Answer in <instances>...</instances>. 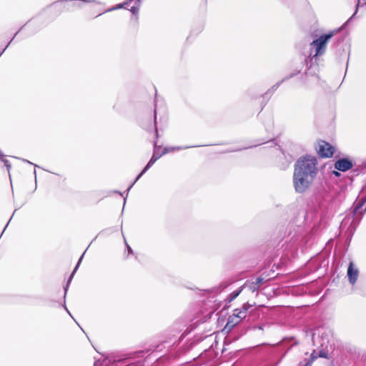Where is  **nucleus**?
Listing matches in <instances>:
<instances>
[{"label": "nucleus", "instance_id": "1", "mask_svg": "<svg viewBox=\"0 0 366 366\" xmlns=\"http://www.w3.org/2000/svg\"><path fill=\"white\" fill-rule=\"evenodd\" d=\"M317 159L312 156H305L300 158L295 167V171L310 174L315 177L317 173Z\"/></svg>", "mask_w": 366, "mask_h": 366}, {"label": "nucleus", "instance_id": "2", "mask_svg": "<svg viewBox=\"0 0 366 366\" xmlns=\"http://www.w3.org/2000/svg\"><path fill=\"white\" fill-rule=\"evenodd\" d=\"M315 177L310 174L301 173L297 171L294 172L293 184L296 192L302 193L311 186Z\"/></svg>", "mask_w": 366, "mask_h": 366}, {"label": "nucleus", "instance_id": "3", "mask_svg": "<svg viewBox=\"0 0 366 366\" xmlns=\"http://www.w3.org/2000/svg\"><path fill=\"white\" fill-rule=\"evenodd\" d=\"M335 31H332L327 34L321 36L319 39L315 40L311 44L315 48L316 52L315 56L322 55L326 50L327 41L334 36Z\"/></svg>", "mask_w": 366, "mask_h": 366}, {"label": "nucleus", "instance_id": "4", "mask_svg": "<svg viewBox=\"0 0 366 366\" xmlns=\"http://www.w3.org/2000/svg\"><path fill=\"white\" fill-rule=\"evenodd\" d=\"M246 316V312L240 310H234L227 320V325L222 330L224 333L229 332L236 325L239 323L241 320Z\"/></svg>", "mask_w": 366, "mask_h": 366}, {"label": "nucleus", "instance_id": "5", "mask_svg": "<svg viewBox=\"0 0 366 366\" xmlns=\"http://www.w3.org/2000/svg\"><path fill=\"white\" fill-rule=\"evenodd\" d=\"M315 149L322 157H331L334 152L335 148L328 142L325 141H318L315 146Z\"/></svg>", "mask_w": 366, "mask_h": 366}, {"label": "nucleus", "instance_id": "6", "mask_svg": "<svg viewBox=\"0 0 366 366\" xmlns=\"http://www.w3.org/2000/svg\"><path fill=\"white\" fill-rule=\"evenodd\" d=\"M353 164L351 160L349 159H341L337 160L335 162V169L342 171L345 172L349 170L352 167Z\"/></svg>", "mask_w": 366, "mask_h": 366}, {"label": "nucleus", "instance_id": "7", "mask_svg": "<svg viewBox=\"0 0 366 366\" xmlns=\"http://www.w3.org/2000/svg\"><path fill=\"white\" fill-rule=\"evenodd\" d=\"M347 274L350 282L352 285H354L357 280L359 275V270L352 262L350 263Z\"/></svg>", "mask_w": 366, "mask_h": 366}, {"label": "nucleus", "instance_id": "8", "mask_svg": "<svg viewBox=\"0 0 366 366\" xmlns=\"http://www.w3.org/2000/svg\"><path fill=\"white\" fill-rule=\"evenodd\" d=\"M125 5L127 6V9L130 10L134 14H136L138 12L140 1L139 0H130L129 1L125 3Z\"/></svg>", "mask_w": 366, "mask_h": 366}, {"label": "nucleus", "instance_id": "9", "mask_svg": "<svg viewBox=\"0 0 366 366\" xmlns=\"http://www.w3.org/2000/svg\"><path fill=\"white\" fill-rule=\"evenodd\" d=\"M160 156H161V154H157V152H155L154 154H153L152 157L151 158V159L149 160V162H148V164L144 169V170L137 177L136 180H137L140 177V176L142 175V174L144 173L160 157Z\"/></svg>", "mask_w": 366, "mask_h": 366}, {"label": "nucleus", "instance_id": "10", "mask_svg": "<svg viewBox=\"0 0 366 366\" xmlns=\"http://www.w3.org/2000/svg\"><path fill=\"white\" fill-rule=\"evenodd\" d=\"M317 357L327 358L328 357V354L327 352H325L322 350H318V352H316L315 350L313 352V353L312 354V357L314 360V359L317 358Z\"/></svg>", "mask_w": 366, "mask_h": 366}, {"label": "nucleus", "instance_id": "11", "mask_svg": "<svg viewBox=\"0 0 366 366\" xmlns=\"http://www.w3.org/2000/svg\"><path fill=\"white\" fill-rule=\"evenodd\" d=\"M174 149H175L174 148H165L163 153L165 154V153L174 151Z\"/></svg>", "mask_w": 366, "mask_h": 366}, {"label": "nucleus", "instance_id": "12", "mask_svg": "<svg viewBox=\"0 0 366 366\" xmlns=\"http://www.w3.org/2000/svg\"><path fill=\"white\" fill-rule=\"evenodd\" d=\"M84 3V1L83 0H76L75 1V4L77 5V6H80L81 4Z\"/></svg>", "mask_w": 366, "mask_h": 366}, {"label": "nucleus", "instance_id": "13", "mask_svg": "<svg viewBox=\"0 0 366 366\" xmlns=\"http://www.w3.org/2000/svg\"><path fill=\"white\" fill-rule=\"evenodd\" d=\"M212 340H213V337H212V335L209 336V337H208V340H207V341H208V342H211V341H212Z\"/></svg>", "mask_w": 366, "mask_h": 366}, {"label": "nucleus", "instance_id": "14", "mask_svg": "<svg viewBox=\"0 0 366 366\" xmlns=\"http://www.w3.org/2000/svg\"><path fill=\"white\" fill-rule=\"evenodd\" d=\"M4 163H5L6 166L7 167V168L9 169L10 165L8 164V161L7 160H4Z\"/></svg>", "mask_w": 366, "mask_h": 366}, {"label": "nucleus", "instance_id": "15", "mask_svg": "<svg viewBox=\"0 0 366 366\" xmlns=\"http://www.w3.org/2000/svg\"><path fill=\"white\" fill-rule=\"evenodd\" d=\"M239 292H237L234 295V297H235L238 296V295H239Z\"/></svg>", "mask_w": 366, "mask_h": 366}, {"label": "nucleus", "instance_id": "16", "mask_svg": "<svg viewBox=\"0 0 366 366\" xmlns=\"http://www.w3.org/2000/svg\"><path fill=\"white\" fill-rule=\"evenodd\" d=\"M305 366H310V364H307V365H305Z\"/></svg>", "mask_w": 366, "mask_h": 366}]
</instances>
